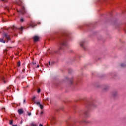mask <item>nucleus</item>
Instances as JSON below:
<instances>
[{"label":"nucleus","mask_w":126,"mask_h":126,"mask_svg":"<svg viewBox=\"0 0 126 126\" xmlns=\"http://www.w3.org/2000/svg\"><path fill=\"white\" fill-rule=\"evenodd\" d=\"M62 46H63L64 47L67 46V41L66 40H63L60 43L59 47L60 49H62Z\"/></svg>","instance_id":"nucleus-1"},{"label":"nucleus","mask_w":126,"mask_h":126,"mask_svg":"<svg viewBox=\"0 0 126 126\" xmlns=\"http://www.w3.org/2000/svg\"><path fill=\"white\" fill-rule=\"evenodd\" d=\"M112 96H113V97H118L119 95V92L116 91H114L112 92Z\"/></svg>","instance_id":"nucleus-2"},{"label":"nucleus","mask_w":126,"mask_h":126,"mask_svg":"<svg viewBox=\"0 0 126 126\" xmlns=\"http://www.w3.org/2000/svg\"><path fill=\"white\" fill-rule=\"evenodd\" d=\"M5 37L7 40H10V37H9V35H7L6 33H3V38Z\"/></svg>","instance_id":"nucleus-3"},{"label":"nucleus","mask_w":126,"mask_h":126,"mask_svg":"<svg viewBox=\"0 0 126 126\" xmlns=\"http://www.w3.org/2000/svg\"><path fill=\"white\" fill-rule=\"evenodd\" d=\"M18 12H20V13H22V14H23L24 12H25V8L24 7H23L20 10H17Z\"/></svg>","instance_id":"nucleus-4"},{"label":"nucleus","mask_w":126,"mask_h":126,"mask_svg":"<svg viewBox=\"0 0 126 126\" xmlns=\"http://www.w3.org/2000/svg\"><path fill=\"white\" fill-rule=\"evenodd\" d=\"M35 104H36V105H38V106H39V107H40V109H42L44 108V106H43V105L40 104V102H35Z\"/></svg>","instance_id":"nucleus-5"},{"label":"nucleus","mask_w":126,"mask_h":126,"mask_svg":"<svg viewBox=\"0 0 126 126\" xmlns=\"http://www.w3.org/2000/svg\"><path fill=\"white\" fill-rule=\"evenodd\" d=\"M38 40H39V36H35L33 37V40L34 41V42H37V41H38Z\"/></svg>","instance_id":"nucleus-6"},{"label":"nucleus","mask_w":126,"mask_h":126,"mask_svg":"<svg viewBox=\"0 0 126 126\" xmlns=\"http://www.w3.org/2000/svg\"><path fill=\"white\" fill-rule=\"evenodd\" d=\"M84 44H85V41H81L80 43V46H81V47H82V48H84Z\"/></svg>","instance_id":"nucleus-7"},{"label":"nucleus","mask_w":126,"mask_h":126,"mask_svg":"<svg viewBox=\"0 0 126 126\" xmlns=\"http://www.w3.org/2000/svg\"><path fill=\"white\" fill-rule=\"evenodd\" d=\"M18 112L19 115H21L22 114H23V110H22V109H20L18 110Z\"/></svg>","instance_id":"nucleus-8"},{"label":"nucleus","mask_w":126,"mask_h":126,"mask_svg":"<svg viewBox=\"0 0 126 126\" xmlns=\"http://www.w3.org/2000/svg\"><path fill=\"white\" fill-rule=\"evenodd\" d=\"M121 67H126V63H122L121 64Z\"/></svg>","instance_id":"nucleus-9"},{"label":"nucleus","mask_w":126,"mask_h":126,"mask_svg":"<svg viewBox=\"0 0 126 126\" xmlns=\"http://www.w3.org/2000/svg\"><path fill=\"white\" fill-rule=\"evenodd\" d=\"M1 80L4 83H5V78H4V77L2 76L1 77Z\"/></svg>","instance_id":"nucleus-10"},{"label":"nucleus","mask_w":126,"mask_h":126,"mask_svg":"<svg viewBox=\"0 0 126 126\" xmlns=\"http://www.w3.org/2000/svg\"><path fill=\"white\" fill-rule=\"evenodd\" d=\"M30 27H32V28L35 27V24L34 23H32V24H30Z\"/></svg>","instance_id":"nucleus-11"},{"label":"nucleus","mask_w":126,"mask_h":126,"mask_svg":"<svg viewBox=\"0 0 126 126\" xmlns=\"http://www.w3.org/2000/svg\"><path fill=\"white\" fill-rule=\"evenodd\" d=\"M0 42H1V43H5V41L3 40L2 38H0Z\"/></svg>","instance_id":"nucleus-12"},{"label":"nucleus","mask_w":126,"mask_h":126,"mask_svg":"<svg viewBox=\"0 0 126 126\" xmlns=\"http://www.w3.org/2000/svg\"><path fill=\"white\" fill-rule=\"evenodd\" d=\"M108 89H109V87H105L104 88V91H106V90H108Z\"/></svg>","instance_id":"nucleus-13"},{"label":"nucleus","mask_w":126,"mask_h":126,"mask_svg":"<svg viewBox=\"0 0 126 126\" xmlns=\"http://www.w3.org/2000/svg\"><path fill=\"white\" fill-rule=\"evenodd\" d=\"M31 126H37L36 124H34V123H32L31 124Z\"/></svg>","instance_id":"nucleus-14"},{"label":"nucleus","mask_w":126,"mask_h":126,"mask_svg":"<svg viewBox=\"0 0 126 126\" xmlns=\"http://www.w3.org/2000/svg\"><path fill=\"white\" fill-rule=\"evenodd\" d=\"M85 115L86 117H89V114H88V113H85Z\"/></svg>","instance_id":"nucleus-15"},{"label":"nucleus","mask_w":126,"mask_h":126,"mask_svg":"<svg viewBox=\"0 0 126 126\" xmlns=\"http://www.w3.org/2000/svg\"><path fill=\"white\" fill-rule=\"evenodd\" d=\"M20 21L21 22H23V21H24V19H23V18H22L20 19Z\"/></svg>","instance_id":"nucleus-16"},{"label":"nucleus","mask_w":126,"mask_h":126,"mask_svg":"<svg viewBox=\"0 0 126 126\" xmlns=\"http://www.w3.org/2000/svg\"><path fill=\"white\" fill-rule=\"evenodd\" d=\"M40 92H41V90L40 89H39L38 90H37V93H40Z\"/></svg>","instance_id":"nucleus-17"},{"label":"nucleus","mask_w":126,"mask_h":126,"mask_svg":"<svg viewBox=\"0 0 126 126\" xmlns=\"http://www.w3.org/2000/svg\"><path fill=\"white\" fill-rule=\"evenodd\" d=\"M19 30L22 31L23 30V27H22L21 28L19 29Z\"/></svg>","instance_id":"nucleus-18"},{"label":"nucleus","mask_w":126,"mask_h":126,"mask_svg":"<svg viewBox=\"0 0 126 126\" xmlns=\"http://www.w3.org/2000/svg\"><path fill=\"white\" fill-rule=\"evenodd\" d=\"M18 66H20V62H18L17 63Z\"/></svg>","instance_id":"nucleus-19"},{"label":"nucleus","mask_w":126,"mask_h":126,"mask_svg":"<svg viewBox=\"0 0 126 126\" xmlns=\"http://www.w3.org/2000/svg\"><path fill=\"white\" fill-rule=\"evenodd\" d=\"M12 120L10 121L9 125H12Z\"/></svg>","instance_id":"nucleus-20"},{"label":"nucleus","mask_w":126,"mask_h":126,"mask_svg":"<svg viewBox=\"0 0 126 126\" xmlns=\"http://www.w3.org/2000/svg\"><path fill=\"white\" fill-rule=\"evenodd\" d=\"M45 100L46 101H49L50 100V98H46Z\"/></svg>","instance_id":"nucleus-21"},{"label":"nucleus","mask_w":126,"mask_h":126,"mask_svg":"<svg viewBox=\"0 0 126 126\" xmlns=\"http://www.w3.org/2000/svg\"><path fill=\"white\" fill-rule=\"evenodd\" d=\"M28 116H31V113L28 112Z\"/></svg>","instance_id":"nucleus-22"},{"label":"nucleus","mask_w":126,"mask_h":126,"mask_svg":"<svg viewBox=\"0 0 126 126\" xmlns=\"http://www.w3.org/2000/svg\"><path fill=\"white\" fill-rule=\"evenodd\" d=\"M32 63L33 65L36 64V62H32Z\"/></svg>","instance_id":"nucleus-23"},{"label":"nucleus","mask_w":126,"mask_h":126,"mask_svg":"<svg viewBox=\"0 0 126 126\" xmlns=\"http://www.w3.org/2000/svg\"><path fill=\"white\" fill-rule=\"evenodd\" d=\"M35 98H36L35 97H33V98H32V100H35Z\"/></svg>","instance_id":"nucleus-24"},{"label":"nucleus","mask_w":126,"mask_h":126,"mask_svg":"<svg viewBox=\"0 0 126 126\" xmlns=\"http://www.w3.org/2000/svg\"><path fill=\"white\" fill-rule=\"evenodd\" d=\"M49 65H51V62H49Z\"/></svg>","instance_id":"nucleus-25"},{"label":"nucleus","mask_w":126,"mask_h":126,"mask_svg":"<svg viewBox=\"0 0 126 126\" xmlns=\"http://www.w3.org/2000/svg\"><path fill=\"white\" fill-rule=\"evenodd\" d=\"M37 67H40V65H39V64H37Z\"/></svg>","instance_id":"nucleus-26"},{"label":"nucleus","mask_w":126,"mask_h":126,"mask_svg":"<svg viewBox=\"0 0 126 126\" xmlns=\"http://www.w3.org/2000/svg\"><path fill=\"white\" fill-rule=\"evenodd\" d=\"M40 114H41V115H42V114H44V112H41Z\"/></svg>","instance_id":"nucleus-27"},{"label":"nucleus","mask_w":126,"mask_h":126,"mask_svg":"<svg viewBox=\"0 0 126 126\" xmlns=\"http://www.w3.org/2000/svg\"><path fill=\"white\" fill-rule=\"evenodd\" d=\"M5 110V108H2V110Z\"/></svg>","instance_id":"nucleus-28"},{"label":"nucleus","mask_w":126,"mask_h":126,"mask_svg":"<svg viewBox=\"0 0 126 126\" xmlns=\"http://www.w3.org/2000/svg\"><path fill=\"white\" fill-rule=\"evenodd\" d=\"M6 0H2V1H5Z\"/></svg>","instance_id":"nucleus-29"},{"label":"nucleus","mask_w":126,"mask_h":126,"mask_svg":"<svg viewBox=\"0 0 126 126\" xmlns=\"http://www.w3.org/2000/svg\"><path fill=\"white\" fill-rule=\"evenodd\" d=\"M24 103H25V99L24 100Z\"/></svg>","instance_id":"nucleus-30"},{"label":"nucleus","mask_w":126,"mask_h":126,"mask_svg":"<svg viewBox=\"0 0 126 126\" xmlns=\"http://www.w3.org/2000/svg\"><path fill=\"white\" fill-rule=\"evenodd\" d=\"M12 126H16V125H12Z\"/></svg>","instance_id":"nucleus-31"},{"label":"nucleus","mask_w":126,"mask_h":126,"mask_svg":"<svg viewBox=\"0 0 126 126\" xmlns=\"http://www.w3.org/2000/svg\"><path fill=\"white\" fill-rule=\"evenodd\" d=\"M19 1H20V2H21V0H19Z\"/></svg>","instance_id":"nucleus-32"}]
</instances>
